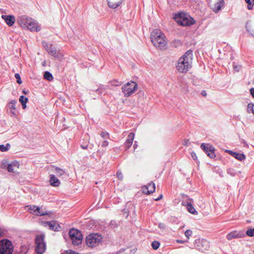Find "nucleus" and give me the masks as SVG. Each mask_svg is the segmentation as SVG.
Instances as JSON below:
<instances>
[{"label":"nucleus","mask_w":254,"mask_h":254,"mask_svg":"<svg viewBox=\"0 0 254 254\" xmlns=\"http://www.w3.org/2000/svg\"><path fill=\"white\" fill-rule=\"evenodd\" d=\"M16 103V101L15 100H12L9 103V108L10 109H15V104Z\"/></svg>","instance_id":"473e14b6"},{"label":"nucleus","mask_w":254,"mask_h":254,"mask_svg":"<svg viewBox=\"0 0 254 254\" xmlns=\"http://www.w3.org/2000/svg\"><path fill=\"white\" fill-rule=\"evenodd\" d=\"M151 40L153 45L160 49H164L167 41L164 34L159 29L153 30L151 34Z\"/></svg>","instance_id":"f03ea898"},{"label":"nucleus","mask_w":254,"mask_h":254,"mask_svg":"<svg viewBox=\"0 0 254 254\" xmlns=\"http://www.w3.org/2000/svg\"><path fill=\"white\" fill-rule=\"evenodd\" d=\"M117 178L121 180H122L123 179V175L121 171H118L116 174Z\"/></svg>","instance_id":"e433bc0d"},{"label":"nucleus","mask_w":254,"mask_h":254,"mask_svg":"<svg viewBox=\"0 0 254 254\" xmlns=\"http://www.w3.org/2000/svg\"><path fill=\"white\" fill-rule=\"evenodd\" d=\"M1 18L4 20L6 23L9 26H12L15 21V17L12 15H2Z\"/></svg>","instance_id":"2eb2a0df"},{"label":"nucleus","mask_w":254,"mask_h":254,"mask_svg":"<svg viewBox=\"0 0 254 254\" xmlns=\"http://www.w3.org/2000/svg\"><path fill=\"white\" fill-rule=\"evenodd\" d=\"M227 152H228L230 154L234 157L236 159L240 161L244 160L246 158L244 154L242 153H238L235 152H233L231 150H227Z\"/></svg>","instance_id":"aec40b11"},{"label":"nucleus","mask_w":254,"mask_h":254,"mask_svg":"<svg viewBox=\"0 0 254 254\" xmlns=\"http://www.w3.org/2000/svg\"><path fill=\"white\" fill-rule=\"evenodd\" d=\"M187 208L188 211L193 214H195L196 213V211L195 210V208L193 207L192 205L190 203H188L187 205Z\"/></svg>","instance_id":"a878e982"},{"label":"nucleus","mask_w":254,"mask_h":254,"mask_svg":"<svg viewBox=\"0 0 254 254\" xmlns=\"http://www.w3.org/2000/svg\"><path fill=\"white\" fill-rule=\"evenodd\" d=\"M224 5V1L223 0H218L214 4L213 7V10L215 12L219 11Z\"/></svg>","instance_id":"6ab92c4d"},{"label":"nucleus","mask_w":254,"mask_h":254,"mask_svg":"<svg viewBox=\"0 0 254 254\" xmlns=\"http://www.w3.org/2000/svg\"><path fill=\"white\" fill-rule=\"evenodd\" d=\"M250 92L253 97H254V88H251L250 89Z\"/></svg>","instance_id":"a18cd8bd"},{"label":"nucleus","mask_w":254,"mask_h":254,"mask_svg":"<svg viewBox=\"0 0 254 254\" xmlns=\"http://www.w3.org/2000/svg\"><path fill=\"white\" fill-rule=\"evenodd\" d=\"M201 95L203 96H206L207 95L206 92L205 90L202 91Z\"/></svg>","instance_id":"49530a36"},{"label":"nucleus","mask_w":254,"mask_h":254,"mask_svg":"<svg viewBox=\"0 0 254 254\" xmlns=\"http://www.w3.org/2000/svg\"><path fill=\"white\" fill-rule=\"evenodd\" d=\"M45 235L40 234L35 238V252L38 254H43L46 251V245L44 241Z\"/></svg>","instance_id":"423d86ee"},{"label":"nucleus","mask_w":254,"mask_h":254,"mask_svg":"<svg viewBox=\"0 0 254 254\" xmlns=\"http://www.w3.org/2000/svg\"><path fill=\"white\" fill-rule=\"evenodd\" d=\"M29 20L28 26L26 27V30H28L31 32L39 31L41 30V26L37 21L32 18Z\"/></svg>","instance_id":"f8f14e48"},{"label":"nucleus","mask_w":254,"mask_h":254,"mask_svg":"<svg viewBox=\"0 0 254 254\" xmlns=\"http://www.w3.org/2000/svg\"><path fill=\"white\" fill-rule=\"evenodd\" d=\"M234 68L236 71H239V68H238V67H237V66L234 65Z\"/></svg>","instance_id":"de8ad7c7"},{"label":"nucleus","mask_w":254,"mask_h":254,"mask_svg":"<svg viewBox=\"0 0 254 254\" xmlns=\"http://www.w3.org/2000/svg\"><path fill=\"white\" fill-rule=\"evenodd\" d=\"M137 145L136 144V142H135L134 145H133V147L134 148V150L135 149V148L137 147Z\"/></svg>","instance_id":"8fccbe9b"},{"label":"nucleus","mask_w":254,"mask_h":254,"mask_svg":"<svg viewBox=\"0 0 254 254\" xmlns=\"http://www.w3.org/2000/svg\"><path fill=\"white\" fill-rule=\"evenodd\" d=\"M64 253V254H80L71 250L66 251Z\"/></svg>","instance_id":"58836bf2"},{"label":"nucleus","mask_w":254,"mask_h":254,"mask_svg":"<svg viewBox=\"0 0 254 254\" xmlns=\"http://www.w3.org/2000/svg\"><path fill=\"white\" fill-rule=\"evenodd\" d=\"M19 102L21 103L22 108L25 109L26 108V103L28 102V98L24 96H20L19 99Z\"/></svg>","instance_id":"b1692460"},{"label":"nucleus","mask_w":254,"mask_h":254,"mask_svg":"<svg viewBox=\"0 0 254 254\" xmlns=\"http://www.w3.org/2000/svg\"><path fill=\"white\" fill-rule=\"evenodd\" d=\"M155 190V185L153 182L148 184L146 186L143 188V192L146 194H149L154 192Z\"/></svg>","instance_id":"ddd939ff"},{"label":"nucleus","mask_w":254,"mask_h":254,"mask_svg":"<svg viewBox=\"0 0 254 254\" xmlns=\"http://www.w3.org/2000/svg\"><path fill=\"white\" fill-rule=\"evenodd\" d=\"M200 147L210 158H214L215 157V148L213 146L203 143L201 144Z\"/></svg>","instance_id":"1a4fd4ad"},{"label":"nucleus","mask_w":254,"mask_h":254,"mask_svg":"<svg viewBox=\"0 0 254 254\" xmlns=\"http://www.w3.org/2000/svg\"><path fill=\"white\" fill-rule=\"evenodd\" d=\"M191 156L192 158L194 160H196L197 159L196 155V154L194 152H192L191 153Z\"/></svg>","instance_id":"79ce46f5"},{"label":"nucleus","mask_w":254,"mask_h":254,"mask_svg":"<svg viewBox=\"0 0 254 254\" xmlns=\"http://www.w3.org/2000/svg\"><path fill=\"white\" fill-rule=\"evenodd\" d=\"M31 17L27 16L26 15H20L17 18V22L19 26L24 29H26V27L28 26L29 19H31Z\"/></svg>","instance_id":"9b49d317"},{"label":"nucleus","mask_w":254,"mask_h":254,"mask_svg":"<svg viewBox=\"0 0 254 254\" xmlns=\"http://www.w3.org/2000/svg\"><path fill=\"white\" fill-rule=\"evenodd\" d=\"M137 84L131 81L125 84L122 88V91L125 97H129L135 93L137 89Z\"/></svg>","instance_id":"39448f33"},{"label":"nucleus","mask_w":254,"mask_h":254,"mask_svg":"<svg viewBox=\"0 0 254 254\" xmlns=\"http://www.w3.org/2000/svg\"><path fill=\"white\" fill-rule=\"evenodd\" d=\"M163 197V194H161L158 197L156 198H155L154 200L155 201H158L159 200H160L161 199H162Z\"/></svg>","instance_id":"c03bdc74"},{"label":"nucleus","mask_w":254,"mask_h":254,"mask_svg":"<svg viewBox=\"0 0 254 254\" xmlns=\"http://www.w3.org/2000/svg\"><path fill=\"white\" fill-rule=\"evenodd\" d=\"M69 236L74 245L77 246L81 244L83 236L81 232L78 230L76 229H71L69 231Z\"/></svg>","instance_id":"0eeeda50"},{"label":"nucleus","mask_w":254,"mask_h":254,"mask_svg":"<svg viewBox=\"0 0 254 254\" xmlns=\"http://www.w3.org/2000/svg\"><path fill=\"white\" fill-rule=\"evenodd\" d=\"M226 237L228 240H232L235 238H239V237H240V236L239 233H238L237 231H233V232H231V233H229L227 235Z\"/></svg>","instance_id":"5701e85b"},{"label":"nucleus","mask_w":254,"mask_h":254,"mask_svg":"<svg viewBox=\"0 0 254 254\" xmlns=\"http://www.w3.org/2000/svg\"><path fill=\"white\" fill-rule=\"evenodd\" d=\"M61 254H63V253H61Z\"/></svg>","instance_id":"5fc2aeb1"},{"label":"nucleus","mask_w":254,"mask_h":254,"mask_svg":"<svg viewBox=\"0 0 254 254\" xmlns=\"http://www.w3.org/2000/svg\"><path fill=\"white\" fill-rule=\"evenodd\" d=\"M50 184L54 187H58L60 184V181L55 177L54 175H50Z\"/></svg>","instance_id":"4be33fe9"},{"label":"nucleus","mask_w":254,"mask_h":254,"mask_svg":"<svg viewBox=\"0 0 254 254\" xmlns=\"http://www.w3.org/2000/svg\"><path fill=\"white\" fill-rule=\"evenodd\" d=\"M23 93L24 94H27V92L26 91H25L23 90Z\"/></svg>","instance_id":"603ef678"},{"label":"nucleus","mask_w":254,"mask_h":254,"mask_svg":"<svg viewBox=\"0 0 254 254\" xmlns=\"http://www.w3.org/2000/svg\"><path fill=\"white\" fill-rule=\"evenodd\" d=\"M10 148V145L7 143L6 145H0V151L2 152H5L9 150Z\"/></svg>","instance_id":"cd10ccee"},{"label":"nucleus","mask_w":254,"mask_h":254,"mask_svg":"<svg viewBox=\"0 0 254 254\" xmlns=\"http://www.w3.org/2000/svg\"><path fill=\"white\" fill-rule=\"evenodd\" d=\"M46 49L47 51L48 52L49 54L54 57H56L58 55V52L57 50L55 49V47H54L51 45H47L46 47Z\"/></svg>","instance_id":"412c9836"},{"label":"nucleus","mask_w":254,"mask_h":254,"mask_svg":"<svg viewBox=\"0 0 254 254\" xmlns=\"http://www.w3.org/2000/svg\"><path fill=\"white\" fill-rule=\"evenodd\" d=\"M246 234L250 237L254 236V228L253 229H248L246 232Z\"/></svg>","instance_id":"2f4dec72"},{"label":"nucleus","mask_w":254,"mask_h":254,"mask_svg":"<svg viewBox=\"0 0 254 254\" xmlns=\"http://www.w3.org/2000/svg\"><path fill=\"white\" fill-rule=\"evenodd\" d=\"M254 105L253 104H249L248 105V112L249 113H252L254 114Z\"/></svg>","instance_id":"7c9ffc66"},{"label":"nucleus","mask_w":254,"mask_h":254,"mask_svg":"<svg viewBox=\"0 0 254 254\" xmlns=\"http://www.w3.org/2000/svg\"><path fill=\"white\" fill-rule=\"evenodd\" d=\"M19 164L18 162H14L8 164L7 170L9 172L15 173L19 168Z\"/></svg>","instance_id":"dca6fc26"},{"label":"nucleus","mask_w":254,"mask_h":254,"mask_svg":"<svg viewBox=\"0 0 254 254\" xmlns=\"http://www.w3.org/2000/svg\"><path fill=\"white\" fill-rule=\"evenodd\" d=\"M108 141H107V140H104L102 143V147H106L108 145Z\"/></svg>","instance_id":"a19ab883"},{"label":"nucleus","mask_w":254,"mask_h":254,"mask_svg":"<svg viewBox=\"0 0 254 254\" xmlns=\"http://www.w3.org/2000/svg\"><path fill=\"white\" fill-rule=\"evenodd\" d=\"M51 169L52 171H55L57 175H62V170L58 169V168H55V167H51Z\"/></svg>","instance_id":"c756f323"},{"label":"nucleus","mask_w":254,"mask_h":254,"mask_svg":"<svg viewBox=\"0 0 254 254\" xmlns=\"http://www.w3.org/2000/svg\"><path fill=\"white\" fill-rule=\"evenodd\" d=\"M245 2L248 4L247 8L249 10H252L254 5V0H245Z\"/></svg>","instance_id":"393cba45"},{"label":"nucleus","mask_w":254,"mask_h":254,"mask_svg":"<svg viewBox=\"0 0 254 254\" xmlns=\"http://www.w3.org/2000/svg\"><path fill=\"white\" fill-rule=\"evenodd\" d=\"M122 0H107L108 6L112 8H116L122 3Z\"/></svg>","instance_id":"a211bd4d"},{"label":"nucleus","mask_w":254,"mask_h":254,"mask_svg":"<svg viewBox=\"0 0 254 254\" xmlns=\"http://www.w3.org/2000/svg\"><path fill=\"white\" fill-rule=\"evenodd\" d=\"M27 207H28L29 210L31 211V213L34 215L43 216L49 214L47 211L44 210L41 207L35 205L27 206Z\"/></svg>","instance_id":"9d476101"},{"label":"nucleus","mask_w":254,"mask_h":254,"mask_svg":"<svg viewBox=\"0 0 254 254\" xmlns=\"http://www.w3.org/2000/svg\"><path fill=\"white\" fill-rule=\"evenodd\" d=\"M45 226L48 227L51 230H53L55 231H59L61 228L60 225L56 221H49L43 222Z\"/></svg>","instance_id":"4468645a"},{"label":"nucleus","mask_w":254,"mask_h":254,"mask_svg":"<svg viewBox=\"0 0 254 254\" xmlns=\"http://www.w3.org/2000/svg\"><path fill=\"white\" fill-rule=\"evenodd\" d=\"M2 230L0 228V237L2 235Z\"/></svg>","instance_id":"3c124183"},{"label":"nucleus","mask_w":254,"mask_h":254,"mask_svg":"<svg viewBox=\"0 0 254 254\" xmlns=\"http://www.w3.org/2000/svg\"><path fill=\"white\" fill-rule=\"evenodd\" d=\"M13 246L11 242L7 240H2L0 242V254H11Z\"/></svg>","instance_id":"6e6552de"},{"label":"nucleus","mask_w":254,"mask_h":254,"mask_svg":"<svg viewBox=\"0 0 254 254\" xmlns=\"http://www.w3.org/2000/svg\"><path fill=\"white\" fill-rule=\"evenodd\" d=\"M185 235L187 238L189 239L190 237L192 235V231L190 230H187L186 231Z\"/></svg>","instance_id":"c9c22d12"},{"label":"nucleus","mask_w":254,"mask_h":254,"mask_svg":"<svg viewBox=\"0 0 254 254\" xmlns=\"http://www.w3.org/2000/svg\"><path fill=\"white\" fill-rule=\"evenodd\" d=\"M8 164L7 163L6 161H3L1 165V167L3 169L6 168Z\"/></svg>","instance_id":"ea45409f"},{"label":"nucleus","mask_w":254,"mask_h":254,"mask_svg":"<svg viewBox=\"0 0 254 254\" xmlns=\"http://www.w3.org/2000/svg\"><path fill=\"white\" fill-rule=\"evenodd\" d=\"M14 76L17 79V82L19 84H21L22 83V81L21 80L20 75L18 73H15Z\"/></svg>","instance_id":"72a5a7b5"},{"label":"nucleus","mask_w":254,"mask_h":254,"mask_svg":"<svg viewBox=\"0 0 254 254\" xmlns=\"http://www.w3.org/2000/svg\"><path fill=\"white\" fill-rule=\"evenodd\" d=\"M44 78L48 80V81H51L53 80L52 74L49 71H46L44 75Z\"/></svg>","instance_id":"bb28decb"},{"label":"nucleus","mask_w":254,"mask_h":254,"mask_svg":"<svg viewBox=\"0 0 254 254\" xmlns=\"http://www.w3.org/2000/svg\"><path fill=\"white\" fill-rule=\"evenodd\" d=\"M158 227L159 228L163 229H165V226L164 224L162 223H160L159 224Z\"/></svg>","instance_id":"37998d69"},{"label":"nucleus","mask_w":254,"mask_h":254,"mask_svg":"<svg viewBox=\"0 0 254 254\" xmlns=\"http://www.w3.org/2000/svg\"><path fill=\"white\" fill-rule=\"evenodd\" d=\"M174 18L179 25L183 26H190L195 23L194 20L191 16L184 12L175 14Z\"/></svg>","instance_id":"7ed1b4c3"},{"label":"nucleus","mask_w":254,"mask_h":254,"mask_svg":"<svg viewBox=\"0 0 254 254\" xmlns=\"http://www.w3.org/2000/svg\"><path fill=\"white\" fill-rule=\"evenodd\" d=\"M82 148H84V149H86V148H87V147H82Z\"/></svg>","instance_id":"864d4df0"},{"label":"nucleus","mask_w":254,"mask_h":254,"mask_svg":"<svg viewBox=\"0 0 254 254\" xmlns=\"http://www.w3.org/2000/svg\"><path fill=\"white\" fill-rule=\"evenodd\" d=\"M134 138V134L133 133H130L128 135L127 138L125 142V145L127 149H129L130 147L132 145Z\"/></svg>","instance_id":"f3484780"},{"label":"nucleus","mask_w":254,"mask_h":254,"mask_svg":"<svg viewBox=\"0 0 254 254\" xmlns=\"http://www.w3.org/2000/svg\"><path fill=\"white\" fill-rule=\"evenodd\" d=\"M110 83L111 84V85L114 86H119L122 84L121 82H119V81L116 80L111 81L110 82Z\"/></svg>","instance_id":"f704fd0d"},{"label":"nucleus","mask_w":254,"mask_h":254,"mask_svg":"<svg viewBox=\"0 0 254 254\" xmlns=\"http://www.w3.org/2000/svg\"><path fill=\"white\" fill-rule=\"evenodd\" d=\"M192 51H187L178 61L176 65L177 70L182 73L187 72L192 66Z\"/></svg>","instance_id":"f257e3e1"},{"label":"nucleus","mask_w":254,"mask_h":254,"mask_svg":"<svg viewBox=\"0 0 254 254\" xmlns=\"http://www.w3.org/2000/svg\"><path fill=\"white\" fill-rule=\"evenodd\" d=\"M103 237L98 233H92L88 235L85 239V243L87 247L93 248L99 245L102 242Z\"/></svg>","instance_id":"20e7f679"},{"label":"nucleus","mask_w":254,"mask_h":254,"mask_svg":"<svg viewBox=\"0 0 254 254\" xmlns=\"http://www.w3.org/2000/svg\"><path fill=\"white\" fill-rule=\"evenodd\" d=\"M177 242L179 243H183L184 242L182 240H177Z\"/></svg>","instance_id":"09e8293b"},{"label":"nucleus","mask_w":254,"mask_h":254,"mask_svg":"<svg viewBox=\"0 0 254 254\" xmlns=\"http://www.w3.org/2000/svg\"><path fill=\"white\" fill-rule=\"evenodd\" d=\"M101 136L104 138H108L109 136V135L108 132H102L101 133Z\"/></svg>","instance_id":"4c0bfd02"},{"label":"nucleus","mask_w":254,"mask_h":254,"mask_svg":"<svg viewBox=\"0 0 254 254\" xmlns=\"http://www.w3.org/2000/svg\"><path fill=\"white\" fill-rule=\"evenodd\" d=\"M151 246L154 250H157L160 246V243L158 241H154L152 243Z\"/></svg>","instance_id":"c85d7f7f"}]
</instances>
